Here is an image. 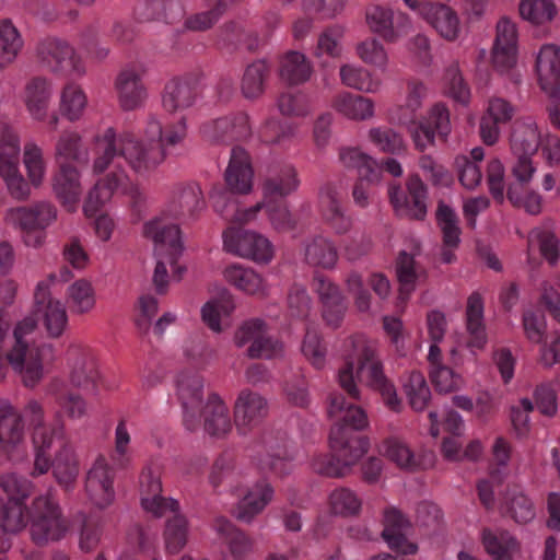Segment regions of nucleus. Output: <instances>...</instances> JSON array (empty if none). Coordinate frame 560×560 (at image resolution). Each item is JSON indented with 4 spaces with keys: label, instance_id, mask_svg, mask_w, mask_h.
<instances>
[{
    "label": "nucleus",
    "instance_id": "1",
    "mask_svg": "<svg viewBox=\"0 0 560 560\" xmlns=\"http://www.w3.org/2000/svg\"><path fill=\"white\" fill-rule=\"evenodd\" d=\"M177 142H106L102 154L94 162V170L103 172L112 168L106 178L96 183L89 192L83 206L88 218L96 214L114 192L131 191L128 177L121 172L120 160L125 159L138 172L147 171L160 164L167 154L173 153Z\"/></svg>",
    "mask_w": 560,
    "mask_h": 560
},
{
    "label": "nucleus",
    "instance_id": "2",
    "mask_svg": "<svg viewBox=\"0 0 560 560\" xmlns=\"http://www.w3.org/2000/svg\"><path fill=\"white\" fill-rule=\"evenodd\" d=\"M205 209L201 188L190 184L159 215L144 223L143 235L152 242L156 258L153 281L160 292L167 284V266L173 267L183 252L182 233L176 221H196Z\"/></svg>",
    "mask_w": 560,
    "mask_h": 560
},
{
    "label": "nucleus",
    "instance_id": "3",
    "mask_svg": "<svg viewBox=\"0 0 560 560\" xmlns=\"http://www.w3.org/2000/svg\"><path fill=\"white\" fill-rule=\"evenodd\" d=\"M327 415L331 421L329 446L335 455L314 457L312 467L326 477H343L368 451V441L357 434L368 427V417L361 407L337 393L329 397Z\"/></svg>",
    "mask_w": 560,
    "mask_h": 560
},
{
    "label": "nucleus",
    "instance_id": "4",
    "mask_svg": "<svg viewBox=\"0 0 560 560\" xmlns=\"http://www.w3.org/2000/svg\"><path fill=\"white\" fill-rule=\"evenodd\" d=\"M428 94L425 83L411 78L406 82L404 103L388 109L389 122L406 127L412 140H434L435 137L444 139L451 131L450 113L442 104H435L424 119L417 120V113Z\"/></svg>",
    "mask_w": 560,
    "mask_h": 560
},
{
    "label": "nucleus",
    "instance_id": "5",
    "mask_svg": "<svg viewBox=\"0 0 560 560\" xmlns=\"http://www.w3.org/2000/svg\"><path fill=\"white\" fill-rule=\"evenodd\" d=\"M37 323L27 316L14 329L5 360L19 375L24 386L34 388L44 378L47 368L55 360V348L47 342H35Z\"/></svg>",
    "mask_w": 560,
    "mask_h": 560
},
{
    "label": "nucleus",
    "instance_id": "6",
    "mask_svg": "<svg viewBox=\"0 0 560 560\" xmlns=\"http://www.w3.org/2000/svg\"><path fill=\"white\" fill-rule=\"evenodd\" d=\"M32 439L35 452L32 475H44L52 468L56 480L61 486H70L79 474V467L65 424L39 427Z\"/></svg>",
    "mask_w": 560,
    "mask_h": 560
},
{
    "label": "nucleus",
    "instance_id": "7",
    "mask_svg": "<svg viewBox=\"0 0 560 560\" xmlns=\"http://www.w3.org/2000/svg\"><path fill=\"white\" fill-rule=\"evenodd\" d=\"M27 515L30 537L36 545L59 541L70 529L58 501L50 493L37 495L32 501Z\"/></svg>",
    "mask_w": 560,
    "mask_h": 560
},
{
    "label": "nucleus",
    "instance_id": "8",
    "mask_svg": "<svg viewBox=\"0 0 560 560\" xmlns=\"http://www.w3.org/2000/svg\"><path fill=\"white\" fill-rule=\"evenodd\" d=\"M38 65L57 75L82 77L85 66L74 47L58 37H46L39 40L35 48Z\"/></svg>",
    "mask_w": 560,
    "mask_h": 560
},
{
    "label": "nucleus",
    "instance_id": "9",
    "mask_svg": "<svg viewBox=\"0 0 560 560\" xmlns=\"http://www.w3.org/2000/svg\"><path fill=\"white\" fill-rule=\"evenodd\" d=\"M340 358L343 361L338 370L337 381L352 398L359 399L354 371L366 360H372L377 353V343L363 334L347 337L340 346Z\"/></svg>",
    "mask_w": 560,
    "mask_h": 560
},
{
    "label": "nucleus",
    "instance_id": "10",
    "mask_svg": "<svg viewBox=\"0 0 560 560\" xmlns=\"http://www.w3.org/2000/svg\"><path fill=\"white\" fill-rule=\"evenodd\" d=\"M57 280L58 277L50 273L37 283L34 292L35 310L46 332L51 338H59L68 326L66 306L50 294V288Z\"/></svg>",
    "mask_w": 560,
    "mask_h": 560
},
{
    "label": "nucleus",
    "instance_id": "11",
    "mask_svg": "<svg viewBox=\"0 0 560 560\" xmlns=\"http://www.w3.org/2000/svg\"><path fill=\"white\" fill-rule=\"evenodd\" d=\"M223 247L228 253L257 264H268L275 255L271 242L250 230L228 229L223 233Z\"/></svg>",
    "mask_w": 560,
    "mask_h": 560
},
{
    "label": "nucleus",
    "instance_id": "12",
    "mask_svg": "<svg viewBox=\"0 0 560 560\" xmlns=\"http://www.w3.org/2000/svg\"><path fill=\"white\" fill-rule=\"evenodd\" d=\"M536 72L540 88L552 97L550 120L560 128V48L552 44L544 45L536 58Z\"/></svg>",
    "mask_w": 560,
    "mask_h": 560
},
{
    "label": "nucleus",
    "instance_id": "13",
    "mask_svg": "<svg viewBox=\"0 0 560 560\" xmlns=\"http://www.w3.org/2000/svg\"><path fill=\"white\" fill-rule=\"evenodd\" d=\"M75 142H61L57 149L59 173L55 177L54 190L57 198L67 211L73 212L78 208L82 189L79 180V173L69 163V158L77 159Z\"/></svg>",
    "mask_w": 560,
    "mask_h": 560
},
{
    "label": "nucleus",
    "instance_id": "14",
    "mask_svg": "<svg viewBox=\"0 0 560 560\" xmlns=\"http://www.w3.org/2000/svg\"><path fill=\"white\" fill-rule=\"evenodd\" d=\"M0 447L13 462L26 455V440L23 417L7 400H0Z\"/></svg>",
    "mask_w": 560,
    "mask_h": 560
},
{
    "label": "nucleus",
    "instance_id": "15",
    "mask_svg": "<svg viewBox=\"0 0 560 560\" xmlns=\"http://www.w3.org/2000/svg\"><path fill=\"white\" fill-rule=\"evenodd\" d=\"M234 342L238 348L250 343L247 353L250 358L272 359L282 354L283 346L266 334V325L255 318L245 322L235 332Z\"/></svg>",
    "mask_w": 560,
    "mask_h": 560
},
{
    "label": "nucleus",
    "instance_id": "16",
    "mask_svg": "<svg viewBox=\"0 0 560 560\" xmlns=\"http://www.w3.org/2000/svg\"><path fill=\"white\" fill-rule=\"evenodd\" d=\"M21 148L18 142H1L0 177L10 196L16 200H25L31 196V186L20 170Z\"/></svg>",
    "mask_w": 560,
    "mask_h": 560
},
{
    "label": "nucleus",
    "instance_id": "17",
    "mask_svg": "<svg viewBox=\"0 0 560 560\" xmlns=\"http://www.w3.org/2000/svg\"><path fill=\"white\" fill-rule=\"evenodd\" d=\"M517 28L511 19L501 18L495 26V38L491 50L493 68L501 72L510 71L517 61Z\"/></svg>",
    "mask_w": 560,
    "mask_h": 560
},
{
    "label": "nucleus",
    "instance_id": "18",
    "mask_svg": "<svg viewBox=\"0 0 560 560\" xmlns=\"http://www.w3.org/2000/svg\"><path fill=\"white\" fill-rule=\"evenodd\" d=\"M413 12L427 20L446 40H455L459 34L457 13L445 4L432 3L425 0H402Z\"/></svg>",
    "mask_w": 560,
    "mask_h": 560
},
{
    "label": "nucleus",
    "instance_id": "19",
    "mask_svg": "<svg viewBox=\"0 0 560 560\" xmlns=\"http://www.w3.org/2000/svg\"><path fill=\"white\" fill-rule=\"evenodd\" d=\"M201 74L188 72L170 80L162 94L163 108L168 113L182 112L191 107L199 94Z\"/></svg>",
    "mask_w": 560,
    "mask_h": 560
},
{
    "label": "nucleus",
    "instance_id": "20",
    "mask_svg": "<svg viewBox=\"0 0 560 560\" xmlns=\"http://www.w3.org/2000/svg\"><path fill=\"white\" fill-rule=\"evenodd\" d=\"M408 195L396 185L388 187V197L395 213L399 217L423 219L427 214V190L418 177L407 184Z\"/></svg>",
    "mask_w": 560,
    "mask_h": 560
},
{
    "label": "nucleus",
    "instance_id": "21",
    "mask_svg": "<svg viewBox=\"0 0 560 560\" xmlns=\"http://www.w3.org/2000/svg\"><path fill=\"white\" fill-rule=\"evenodd\" d=\"M255 172L248 152L241 145L231 150L230 160L224 172L228 189L236 195H249L254 190Z\"/></svg>",
    "mask_w": 560,
    "mask_h": 560
},
{
    "label": "nucleus",
    "instance_id": "22",
    "mask_svg": "<svg viewBox=\"0 0 560 560\" xmlns=\"http://www.w3.org/2000/svg\"><path fill=\"white\" fill-rule=\"evenodd\" d=\"M85 491L92 504L100 509H104L114 502V472L104 456L97 457L89 470Z\"/></svg>",
    "mask_w": 560,
    "mask_h": 560
},
{
    "label": "nucleus",
    "instance_id": "23",
    "mask_svg": "<svg viewBox=\"0 0 560 560\" xmlns=\"http://www.w3.org/2000/svg\"><path fill=\"white\" fill-rule=\"evenodd\" d=\"M200 135L209 140H248L253 131L248 115L240 112L203 122Z\"/></svg>",
    "mask_w": 560,
    "mask_h": 560
},
{
    "label": "nucleus",
    "instance_id": "24",
    "mask_svg": "<svg viewBox=\"0 0 560 560\" xmlns=\"http://www.w3.org/2000/svg\"><path fill=\"white\" fill-rule=\"evenodd\" d=\"M119 105L124 110H135L141 107L148 96L142 82V72L137 67L122 69L115 81Z\"/></svg>",
    "mask_w": 560,
    "mask_h": 560
},
{
    "label": "nucleus",
    "instance_id": "25",
    "mask_svg": "<svg viewBox=\"0 0 560 560\" xmlns=\"http://www.w3.org/2000/svg\"><path fill=\"white\" fill-rule=\"evenodd\" d=\"M355 382L361 381L370 387L378 390L385 405L392 410H399L400 399L398 398L395 386L386 378L383 373V366L377 359V354L372 360H366L354 371Z\"/></svg>",
    "mask_w": 560,
    "mask_h": 560
},
{
    "label": "nucleus",
    "instance_id": "26",
    "mask_svg": "<svg viewBox=\"0 0 560 560\" xmlns=\"http://www.w3.org/2000/svg\"><path fill=\"white\" fill-rule=\"evenodd\" d=\"M222 277L226 283L250 296H264L268 293L267 279L253 269L238 262L224 267Z\"/></svg>",
    "mask_w": 560,
    "mask_h": 560
},
{
    "label": "nucleus",
    "instance_id": "27",
    "mask_svg": "<svg viewBox=\"0 0 560 560\" xmlns=\"http://www.w3.org/2000/svg\"><path fill=\"white\" fill-rule=\"evenodd\" d=\"M266 399L258 393L242 390L235 401L234 421L241 434H246L267 415Z\"/></svg>",
    "mask_w": 560,
    "mask_h": 560
},
{
    "label": "nucleus",
    "instance_id": "28",
    "mask_svg": "<svg viewBox=\"0 0 560 560\" xmlns=\"http://www.w3.org/2000/svg\"><path fill=\"white\" fill-rule=\"evenodd\" d=\"M57 219V209L48 202H38L30 207L12 208L7 220L24 231L45 230Z\"/></svg>",
    "mask_w": 560,
    "mask_h": 560
},
{
    "label": "nucleus",
    "instance_id": "29",
    "mask_svg": "<svg viewBox=\"0 0 560 560\" xmlns=\"http://www.w3.org/2000/svg\"><path fill=\"white\" fill-rule=\"evenodd\" d=\"M366 22L370 28L380 34L385 40L394 42L406 34L410 26L409 18L404 13H394L381 5H372L366 11Z\"/></svg>",
    "mask_w": 560,
    "mask_h": 560
},
{
    "label": "nucleus",
    "instance_id": "30",
    "mask_svg": "<svg viewBox=\"0 0 560 560\" xmlns=\"http://www.w3.org/2000/svg\"><path fill=\"white\" fill-rule=\"evenodd\" d=\"M314 288L322 303V315L325 323L332 328L339 327L347 310L341 291L323 277L315 278Z\"/></svg>",
    "mask_w": 560,
    "mask_h": 560
},
{
    "label": "nucleus",
    "instance_id": "31",
    "mask_svg": "<svg viewBox=\"0 0 560 560\" xmlns=\"http://www.w3.org/2000/svg\"><path fill=\"white\" fill-rule=\"evenodd\" d=\"M300 187L296 168L291 164L271 168L261 183L262 197L267 201L284 198Z\"/></svg>",
    "mask_w": 560,
    "mask_h": 560
},
{
    "label": "nucleus",
    "instance_id": "32",
    "mask_svg": "<svg viewBox=\"0 0 560 560\" xmlns=\"http://www.w3.org/2000/svg\"><path fill=\"white\" fill-rule=\"evenodd\" d=\"M409 521L396 509H389L385 512L383 537L387 545L404 555H413L418 546L410 541Z\"/></svg>",
    "mask_w": 560,
    "mask_h": 560
},
{
    "label": "nucleus",
    "instance_id": "33",
    "mask_svg": "<svg viewBox=\"0 0 560 560\" xmlns=\"http://www.w3.org/2000/svg\"><path fill=\"white\" fill-rule=\"evenodd\" d=\"M483 301L478 293H472L467 300L466 331L468 334L467 348L472 354L483 350L488 343V334L485 324Z\"/></svg>",
    "mask_w": 560,
    "mask_h": 560
},
{
    "label": "nucleus",
    "instance_id": "34",
    "mask_svg": "<svg viewBox=\"0 0 560 560\" xmlns=\"http://www.w3.org/2000/svg\"><path fill=\"white\" fill-rule=\"evenodd\" d=\"M480 539L492 560H520L522 556L520 541L508 530L483 529Z\"/></svg>",
    "mask_w": 560,
    "mask_h": 560
},
{
    "label": "nucleus",
    "instance_id": "35",
    "mask_svg": "<svg viewBox=\"0 0 560 560\" xmlns=\"http://www.w3.org/2000/svg\"><path fill=\"white\" fill-rule=\"evenodd\" d=\"M235 310L232 295L224 292L210 299L201 307V319L214 332H221L231 326V315Z\"/></svg>",
    "mask_w": 560,
    "mask_h": 560
},
{
    "label": "nucleus",
    "instance_id": "36",
    "mask_svg": "<svg viewBox=\"0 0 560 560\" xmlns=\"http://www.w3.org/2000/svg\"><path fill=\"white\" fill-rule=\"evenodd\" d=\"M203 382L199 376H183L177 382L179 399L184 408L185 424L194 428V420L205 407L202 402Z\"/></svg>",
    "mask_w": 560,
    "mask_h": 560
},
{
    "label": "nucleus",
    "instance_id": "37",
    "mask_svg": "<svg viewBox=\"0 0 560 560\" xmlns=\"http://www.w3.org/2000/svg\"><path fill=\"white\" fill-rule=\"evenodd\" d=\"M140 132V140H184L188 136L186 119L184 117L163 128L160 119L153 114L147 117ZM119 140L136 139L132 135L125 133L119 137Z\"/></svg>",
    "mask_w": 560,
    "mask_h": 560
},
{
    "label": "nucleus",
    "instance_id": "38",
    "mask_svg": "<svg viewBox=\"0 0 560 560\" xmlns=\"http://www.w3.org/2000/svg\"><path fill=\"white\" fill-rule=\"evenodd\" d=\"M381 453L396 466L406 470H415L419 467L429 468L435 462L433 453H430L423 462L418 460L409 445L396 438L386 440L381 446Z\"/></svg>",
    "mask_w": 560,
    "mask_h": 560
},
{
    "label": "nucleus",
    "instance_id": "39",
    "mask_svg": "<svg viewBox=\"0 0 560 560\" xmlns=\"http://www.w3.org/2000/svg\"><path fill=\"white\" fill-rule=\"evenodd\" d=\"M272 497L273 490L268 482L256 483L237 503L235 509L236 518L246 523L252 522L269 504Z\"/></svg>",
    "mask_w": 560,
    "mask_h": 560
},
{
    "label": "nucleus",
    "instance_id": "40",
    "mask_svg": "<svg viewBox=\"0 0 560 560\" xmlns=\"http://www.w3.org/2000/svg\"><path fill=\"white\" fill-rule=\"evenodd\" d=\"M340 160L345 166L355 168L362 180L370 185H377L382 180L381 165L364 154L358 147H346L340 152Z\"/></svg>",
    "mask_w": 560,
    "mask_h": 560
},
{
    "label": "nucleus",
    "instance_id": "41",
    "mask_svg": "<svg viewBox=\"0 0 560 560\" xmlns=\"http://www.w3.org/2000/svg\"><path fill=\"white\" fill-rule=\"evenodd\" d=\"M52 94L51 81L43 75L30 79L25 85V104L35 119H43Z\"/></svg>",
    "mask_w": 560,
    "mask_h": 560
},
{
    "label": "nucleus",
    "instance_id": "42",
    "mask_svg": "<svg viewBox=\"0 0 560 560\" xmlns=\"http://www.w3.org/2000/svg\"><path fill=\"white\" fill-rule=\"evenodd\" d=\"M514 108L505 100L493 97L489 100L487 114L480 120L481 140H498L499 125L509 121Z\"/></svg>",
    "mask_w": 560,
    "mask_h": 560
},
{
    "label": "nucleus",
    "instance_id": "43",
    "mask_svg": "<svg viewBox=\"0 0 560 560\" xmlns=\"http://www.w3.org/2000/svg\"><path fill=\"white\" fill-rule=\"evenodd\" d=\"M312 72L311 61L302 52L291 50L280 59L279 77L289 85H299L308 81Z\"/></svg>",
    "mask_w": 560,
    "mask_h": 560
},
{
    "label": "nucleus",
    "instance_id": "44",
    "mask_svg": "<svg viewBox=\"0 0 560 560\" xmlns=\"http://www.w3.org/2000/svg\"><path fill=\"white\" fill-rule=\"evenodd\" d=\"M68 370L71 384L78 387L84 386L96 375L94 354L88 349H71L68 355Z\"/></svg>",
    "mask_w": 560,
    "mask_h": 560
},
{
    "label": "nucleus",
    "instance_id": "45",
    "mask_svg": "<svg viewBox=\"0 0 560 560\" xmlns=\"http://www.w3.org/2000/svg\"><path fill=\"white\" fill-rule=\"evenodd\" d=\"M24 48L21 32L9 19L0 21V71L15 62Z\"/></svg>",
    "mask_w": 560,
    "mask_h": 560
},
{
    "label": "nucleus",
    "instance_id": "46",
    "mask_svg": "<svg viewBox=\"0 0 560 560\" xmlns=\"http://www.w3.org/2000/svg\"><path fill=\"white\" fill-rule=\"evenodd\" d=\"M201 412L205 417V429L209 434L222 436L231 430L229 409L220 397H209Z\"/></svg>",
    "mask_w": 560,
    "mask_h": 560
},
{
    "label": "nucleus",
    "instance_id": "47",
    "mask_svg": "<svg viewBox=\"0 0 560 560\" xmlns=\"http://www.w3.org/2000/svg\"><path fill=\"white\" fill-rule=\"evenodd\" d=\"M67 303L73 314L83 315L92 312L96 306V292L86 279L72 282L67 289Z\"/></svg>",
    "mask_w": 560,
    "mask_h": 560
},
{
    "label": "nucleus",
    "instance_id": "48",
    "mask_svg": "<svg viewBox=\"0 0 560 560\" xmlns=\"http://www.w3.org/2000/svg\"><path fill=\"white\" fill-rule=\"evenodd\" d=\"M397 277L400 283V299L407 300L416 287L424 281L427 272L416 265L412 256L402 253L397 261Z\"/></svg>",
    "mask_w": 560,
    "mask_h": 560
},
{
    "label": "nucleus",
    "instance_id": "49",
    "mask_svg": "<svg viewBox=\"0 0 560 560\" xmlns=\"http://www.w3.org/2000/svg\"><path fill=\"white\" fill-rule=\"evenodd\" d=\"M402 392L410 405L416 411H423L431 399V390L424 375L412 371L402 378Z\"/></svg>",
    "mask_w": 560,
    "mask_h": 560
},
{
    "label": "nucleus",
    "instance_id": "50",
    "mask_svg": "<svg viewBox=\"0 0 560 560\" xmlns=\"http://www.w3.org/2000/svg\"><path fill=\"white\" fill-rule=\"evenodd\" d=\"M334 107L346 117L355 120H365L374 114L372 100L347 92L335 98Z\"/></svg>",
    "mask_w": 560,
    "mask_h": 560
},
{
    "label": "nucleus",
    "instance_id": "51",
    "mask_svg": "<svg viewBox=\"0 0 560 560\" xmlns=\"http://www.w3.org/2000/svg\"><path fill=\"white\" fill-rule=\"evenodd\" d=\"M270 74V67L265 60H256L244 71L241 89L246 98H257L265 90V82Z\"/></svg>",
    "mask_w": 560,
    "mask_h": 560
},
{
    "label": "nucleus",
    "instance_id": "52",
    "mask_svg": "<svg viewBox=\"0 0 560 560\" xmlns=\"http://www.w3.org/2000/svg\"><path fill=\"white\" fill-rule=\"evenodd\" d=\"M305 259L313 266L332 268L338 260L337 248L326 237H314L305 245Z\"/></svg>",
    "mask_w": 560,
    "mask_h": 560
},
{
    "label": "nucleus",
    "instance_id": "53",
    "mask_svg": "<svg viewBox=\"0 0 560 560\" xmlns=\"http://www.w3.org/2000/svg\"><path fill=\"white\" fill-rule=\"evenodd\" d=\"M341 82L352 89L375 93L381 86V80L373 77L372 73L360 66L343 65L340 68Z\"/></svg>",
    "mask_w": 560,
    "mask_h": 560
},
{
    "label": "nucleus",
    "instance_id": "54",
    "mask_svg": "<svg viewBox=\"0 0 560 560\" xmlns=\"http://www.w3.org/2000/svg\"><path fill=\"white\" fill-rule=\"evenodd\" d=\"M22 161L26 172V180L31 186L37 188L42 185L46 175V163L42 150L33 142L24 145Z\"/></svg>",
    "mask_w": 560,
    "mask_h": 560
},
{
    "label": "nucleus",
    "instance_id": "55",
    "mask_svg": "<svg viewBox=\"0 0 560 560\" xmlns=\"http://www.w3.org/2000/svg\"><path fill=\"white\" fill-rule=\"evenodd\" d=\"M320 205L325 220L337 233L341 234L350 229L351 221L343 214L341 206L330 188L322 190Z\"/></svg>",
    "mask_w": 560,
    "mask_h": 560
},
{
    "label": "nucleus",
    "instance_id": "56",
    "mask_svg": "<svg viewBox=\"0 0 560 560\" xmlns=\"http://www.w3.org/2000/svg\"><path fill=\"white\" fill-rule=\"evenodd\" d=\"M86 106V96L83 90L75 83L65 85L60 97V113L68 120L79 119Z\"/></svg>",
    "mask_w": 560,
    "mask_h": 560
},
{
    "label": "nucleus",
    "instance_id": "57",
    "mask_svg": "<svg viewBox=\"0 0 560 560\" xmlns=\"http://www.w3.org/2000/svg\"><path fill=\"white\" fill-rule=\"evenodd\" d=\"M518 10L524 20L537 25L551 22L557 14L552 0H521Z\"/></svg>",
    "mask_w": 560,
    "mask_h": 560
},
{
    "label": "nucleus",
    "instance_id": "58",
    "mask_svg": "<svg viewBox=\"0 0 560 560\" xmlns=\"http://www.w3.org/2000/svg\"><path fill=\"white\" fill-rule=\"evenodd\" d=\"M429 376L436 392L442 394L458 392L466 385L464 376L445 364L429 369Z\"/></svg>",
    "mask_w": 560,
    "mask_h": 560
},
{
    "label": "nucleus",
    "instance_id": "59",
    "mask_svg": "<svg viewBox=\"0 0 560 560\" xmlns=\"http://www.w3.org/2000/svg\"><path fill=\"white\" fill-rule=\"evenodd\" d=\"M538 247L542 257L555 265L559 258V241L555 234L545 228H536L528 235V250Z\"/></svg>",
    "mask_w": 560,
    "mask_h": 560
},
{
    "label": "nucleus",
    "instance_id": "60",
    "mask_svg": "<svg viewBox=\"0 0 560 560\" xmlns=\"http://www.w3.org/2000/svg\"><path fill=\"white\" fill-rule=\"evenodd\" d=\"M436 221L443 234L444 245L456 248L460 242V229L454 209L444 202H440L436 210Z\"/></svg>",
    "mask_w": 560,
    "mask_h": 560
},
{
    "label": "nucleus",
    "instance_id": "61",
    "mask_svg": "<svg viewBox=\"0 0 560 560\" xmlns=\"http://www.w3.org/2000/svg\"><path fill=\"white\" fill-rule=\"evenodd\" d=\"M501 510L511 514L517 523H527L535 516L532 501L517 490L509 491L505 494Z\"/></svg>",
    "mask_w": 560,
    "mask_h": 560
},
{
    "label": "nucleus",
    "instance_id": "62",
    "mask_svg": "<svg viewBox=\"0 0 560 560\" xmlns=\"http://www.w3.org/2000/svg\"><path fill=\"white\" fill-rule=\"evenodd\" d=\"M277 107L283 116L304 117L311 112L308 96L301 91H285L277 98Z\"/></svg>",
    "mask_w": 560,
    "mask_h": 560
},
{
    "label": "nucleus",
    "instance_id": "63",
    "mask_svg": "<svg viewBox=\"0 0 560 560\" xmlns=\"http://www.w3.org/2000/svg\"><path fill=\"white\" fill-rule=\"evenodd\" d=\"M362 500L347 488H338L329 494V508L336 515L350 516L360 512Z\"/></svg>",
    "mask_w": 560,
    "mask_h": 560
},
{
    "label": "nucleus",
    "instance_id": "64",
    "mask_svg": "<svg viewBox=\"0 0 560 560\" xmlns=\"http://www.w3.org/2000/svg\"><path fill=\"white\" fill-rule=\"evenodd\" d=\"M0 487L8 497V502L24 503L33 492V483L15 474L8 472L0 477Z\"/></svg>",
    "mask_w": 560,
    "mask_h": 560
}]
</instances>
